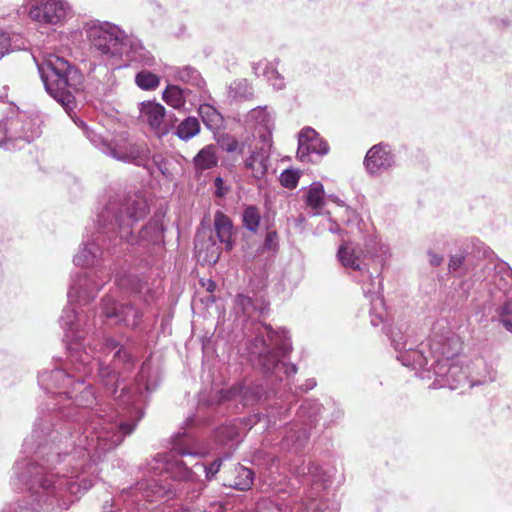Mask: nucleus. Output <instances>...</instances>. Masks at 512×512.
<instances>
[{"label": "nucleus", "instance_id": "25", "mask_svg": "<svg viewBox=\"0 0 512 512\" xmlns=\"http://www.w3.org/2000/svg\"><path fill=\"white\" fill-rule=\"evenodd\" d=\"M265 308H257L253 300L243 294H238L234 299L233 311L237 317H242L243 322L253 320L256 314L262 316Z\"/></svg>", "mask_w": 512, "mask_h": 512}, {"label": "nucleus", "instance_id": "62", "mask_svg": "<svg viewBox=\"0 0 512 512\" xmlns=\"http://www.w3.org/2000/svg\"><path fill=\"white\" fill-rule=\"evenodd\" d=\"M260 66H261V65H260V63H254V64H253V66H252L253 71H254V73H255V75H256L257 77H259L258 70H259Z\"/></svg>", "mask_w": 512, "mask_h": 512}, {"label": "nucleus", "instance_id": "22", "mask_svg": "<svg viewBox=\"0 0 512 512\" xmlns=\"http://www.w3.org/2000/svg\"><path fill=\"white\" fill-rule=\"evenodd\" d=\"M195 255L202 265H213L221 255V247L212 236L203 238L198 234L195 239Z\"/></svg>", "mask_w": 512, "mask_h": 512}, {"label": "nucleus", "instance_id": "51", "mask_svg": "<svg viewBox=\"0 0 512 512\" xmlns=\"http://www.w3.org/2000/svg\"><path fill=\"white\" fill-rule=\"evenodd\" d=\"M222 462L223 458H217L208 466H205L200 463H196L195 466H200L205 472L206 479L211 480L219 472Z\"/></svg>", "mask_w": 512, "mask_h": 512}, {"label": "nucleus", "instance_id": "58", "mask_svg": "<svg viewBox=\"0 0 512 512\" xmlns=\"http://www.w3.org/2000/svg\"><path fill=\"white\" fill-rule=\"evenodd\" d=\"M222 183H223V182H222V178L217 177V178L215 179V185H216V186H217V188H218V189H217V191H216V195H217V196H219V197H221V196H223V195H224V193L221 191V185H222Z\"/></svg>", "mask_w": 512, "mask_h": 512}, {"label": "nucleus", "instance_id": "20", "mask_svg": "<svg viewBox=\"0 0 512 512\" xmlns=\"http://www.w3.org/2000/svg\"><path fill=\"white\" fill-rule=\"evenodd\" d=\"M483 255L487 259L485 269L493 270L491 284L499 290L507 292L512 285V269L508 263L498 259L490 249H484Z\"/></svg>", "mask_w": 512, "mask_h": 512}, {"label": "nucleus", "instance_id": "30", "mask_svg": "<svg viewBox=\"0 0 512 512\" xmlns=\"http://www.w3.org/2000/svg\"><path fill=\"white\" fill-rule=\"evenodd\" d=\"M228 97L234 101L251 100L254 96L253 88L246 79H237L227 88Z\"/></svg>", "mask_w": 512, "mask_h": 512}, {"label": "nucleus", "instance_id": "39", "mask_svg": "<svg viewBox=\"0 0 512 512\" xmlns=\"http://www.w3.org/2000/svg\"><path fill=\"white\" fill-rule=\"evenodd\" d=\"M135 83L142 90H154L160 84V78L147 70L138 72L135 76Z\"/></svg>", "mask_w": 512, "mask_h": 512}, {"label": "nucleus", "instance_id": "17", "mask_svg": "<svg viewBox=\"0 0 512 512\" xmlns=\"http://www.w3.org/2000/svg\"><path fill=\"white\" fill-rule=\"evenodd\" d=\"M98 224L101 231L98 232L97 237L91 242H85L79 252L74 256L73 262L76 266L84 267L95 265L103 255L100 242L104 243L106 240L105 237H107L109 242L113 243L114 246L119 243V239L116 234L111 232L106 233L107 229H104L99 221Z\"/></svg>", "mask_w": 512, "mask_h": 512}, {"label": "nucleus", "instance_id": "52", "mask_svg": "<svg viewBox=\"0 0 512 512\" xmlns=\"http://www.w3.org/2000/svg\"><path fill=\"white\" fill-rule=\"evenodd\" d=\"M153 163L157 167L158 171L166 178H172L173 174L169 168V161L162 155H154Z\"/></svg>", "mask_w": 512, "mask_h": 512}, {"label": "nucleus", "instance_id": "55", "mask_svg": "<svg viewBox=\"0 0 512 512\" xmlns=\"http://www.w3.org/2000/svg\"><path fill=\"white\" fill-rule=\"evenodd\" d=\"M428 256H429V263L434 267L440 266L443 262V256H441L433 251H429Z\"/></svg>", "mask_w": 512, "mask_h": 512}, {"label": "nucleus", "instance_id": "57", "mask_svg": "<svg viewBox=\"0 0 512 512\" xmlns=\"http://www.w3.org/2000/svg\"><path fill=\"white\" fill-rule=\"evenodd\" d=\"M316 386V381L314 379L306 380L305 384L300 387L301 391L307 392L313 389Z\"/></svg>", "mask_w": 512, "mask_h": 512}, {"label": "nucleus", "instance_id": "64", "mask_svg": "<svg viewBox=\"0 0 512 512\" xmlns=\"http://www.w3.org/2000/svg\"><path fill=\"white\" fill-rule=\"evenodd\" d=\"M0 512H9L7 508H4L3 510H0Z\"/></svg>", "mask_w": 512, "mask_h": 512}, {"label": "nucleus", "instance_id": "60", "mask_svg": "<svg viewBox=\"0 0 512 512\" xmlns=\"http://www.w3.org/2000/svg\"><path fill=\"white\" fill-rule=\"evenodd\" d=\"M306 219L304 217V215L300 214L298 215L295 219H294V222H295V225L298 226V227H301L303 226V224L305 223Z\"/></svg>", "mask_w": 512, "mask_h": 512}, {"label": "nucleus", "instance_id": "61", "mask_svg": "<svg viewBox=\"0 0 512 512\" xmlns=\"http://www.w3.org/2000/svg\"><path fill=\"white\" fill-rule=\"evenodd\" d=\"M116 282L121 287H125L127 285L126 280L124 278H116Z\"/></svg>", "mask_w": 512, "mask_h": 512}, {"label": "nucleus", "instance_id": "1", "mask_svg": "<svg viewBox=\"0 0 512 512\" xmlns=\"http://www.w3.org/2000/svg\"><path fill=\"white\" fill-rule=\"evenodd\" d=\"M87 345L90 352L76 351L71 355V364L78 373L72 388L59 392L60 397L64 395L72 402L68 405L57 403L52 413L39 418L31 435L24 440V446L33 450L34 445L43 444L57 459L77 466L83 474L96 476L97 463L131 434L143 417V391L150 392L155 386L144 381L149 368L143 364L135 387L124 386L115 398L131 422L124 419V414L112 410L93 411L97 398L85 378L94 366H97L99 381L108 393L115 395L121 375L133 369L134 361L130 352L111 337H93Z\"/></svg>", "mask_w": 512, "mask_h": 512}, {"label": "nucleus", "instance_id": "26", "mask_svg": "<svg viewBox=\"0 0 512 512\" xmlns=\"http://www.w3.org/2000/svg\"><path fill=\"white\" fill-rule=\"evenodd\" d=\"M173 78L185 84L191 85L199 90H203L206 82L200 72L192 66L175 67L172 69Z\"/></svg>", "mask_w": 512, "mask_h": 512}, {"label": "nucleus", "instance_id": "8", "mask_svg": "<svg viewBox=\"0 0 512 512\" xmlns=\"http://www.w3.org/2000/svg\"><path fill=\"white\" fill-rule=\"evenodd\" d=\"M38 71L47 93L72 115L77 106L75 94L85 87L80 69L61 56L48 54L38 64Z\"/></svg>", "mask_w": 512, "mask_h": 512}, {"label": "nucleus", "instance_id": "6", "mask_svg": "<svg viewBox=\"0 0 512 512\" xmlns=\"http://www.w3.org/2000/svg\"><path fill=\"white\" fill-rule=\"evenodd\" d=\"M253 330L255 336L246 342L245 348L252 366L280 381L294 376L296 365L285 361L292 351L289 332L284 328L274 330L261 322H253Z\"/></svg>", "mask_w": 512, "mask_h": 512}, {"label": "nucleus", "instance_id": "2", "mask_svg": "<svg viewBox=\"0 0 512 512\" xmlns=\"http://www.w3.org/2000/svg\"><path fill=\"white\" fill-rule=\"evenodd\" d=\"M24 452L31 454L27 462H17L14 469L18 482L26 487L28 495L7 507L9 512H61L69 508L72 496L93 486V475L68 465L46 451L43 444Z\"/></svg>", "mask_w": 512, "mask_h": 512}, {"label": "nucleus", "instance_id": "28", "mask_svg": "<svg viewBox=\"0 0 512 512\" xmlns=\"http://www.w3.org/2000/svg\"><path fill=\"white\" fill-rule=\"evenodd\" d=\"M324 194V187L320 182H313L306 191L305 203L314 216L319 215L325 205Z\"/></svg>", "mask_w": 512, "mask_h": 512}, {"label": "nucleus", "instance_id": "10", "mask_svg": "<svg viewBox=\"0 0 512 512\" xmlns=\"http://www.w3.org/2000/svg\"><path fill=\"white\" fill-rule=\"evenodd\" d=\"M3 146L10 150L21 148L41 135V121L38 115L19 112L9 117L4 126L0 124Z\"/></svg>", "mask_w": 512, "mask_h": 512}, {"label": "nucleus", "instance_id": "50", "mask_svg": "<svg viewBox=\"0 0 512 512\" xmlns=\"http://www.w3.org/2000/svg\"><path fill=\"white\" fill-rule=\"evenodd\" d=\"M366 250L371 256L381 258L388 253V247L378 243L375 239H370L366 242Z\"/></svg>", "mask_w": 512, "mask_h": 512}, {"label": "nucleus", "instance_id": "4", "mask_svg": "<svg viewBox=\"0 0 512 512\" xmlns=\"http://www.w3.org/2000/svg\"><path fill=\"white\" fill-rule=\"evenodd\" d=\"M462 350V342L457 334L449 329L433 334L421 349H413L411 346L397 355L402 365L413 370H433L434 388L448 387L451 390L458 389L469 381V386L491 382L495 379V371L492 367L485 370V374H479L469 380L466 372L460 365L459 354Z\"/></svg>", "mask_w": 512, "mask_h": 512}, {"label": "nucleus", "instance_id": "38", "mask_svg": "<svg viewBox=\"0 0 512 512\" xmlns=\"http://www.w3.org/2000/svg\"><path fill=\"white\" fill-rule=\"evenodd\" d=\"M236 477L234 484L231 486L237 490L245 491L251 488L254 480V472L244 466H239L236 468Z\"/></svg>", "mask_w": 512, "mask_h": 512}, {"label": "nucleus", "instance_id": "63", "mask_svg": "<svg viewBox=\"0 0 512 512\" xmlns=\"http://www.w3.org/2000/svg\"><path fill=\"white\" fill-rule=\"evenodd\" d=\"M481 365H483V361L479 360L478 363H477V366H481Z\"/></svg>", "mask_w": 512, "mask_h": 512}, {"label": "nucleus", "instance_id": "19", "mask_svg": "<svg viewBox=\"0 0 512 512\" xmlns=\"http://www.w3.org/2000/svg\"><path fill=\"white\" fill-rule=\"evenodd\" d=\"M394 165L395 155L390 146L384 143L371 147L364 158V166L371 175H378Z\"/></svg>", "mask_w": 512, "mask_h": 512}, {"label": "nucleus", "instance_id": "49", "mask_svg": "<svg viewBox=\"0 0 512 512\" xmlns=\"http://www.w3.org/2000/svg\"><path fill=\"white\" fill-rule=\"evenodd\" d=\"M499 317L503 326L512 332V299L501 307Z\"/></svg>", "mask_w": 512, "mask_h": 512}, {"label": "nucleus", "instance_id": "16", "mask_svg": "<svg viewBox=\"0 0 512 512\" xmlns=\"http://www.w3.org/2000/svg\"><path fill=\"white\" fill-rule=\"evenodd\" d=\"M84 353L86 350H79L76 347H71L68 361L66 363V368H55L51 371L44 370L38 376V381L41 387L47 391H51L52 389H64L68 390L73 380L77 378L78 373L74 369V366L71 364V355L75 352Z\"/></svg>", "mask_w": 512, "mask_h": 512}, {"label": "nucleus", "instance_id": "53", "mask_svg": "<svg viewBox=\"0 0 512 512\" xmlns=\"http://www.w3.org/2000/svg\"><path fill=\"white\" fill-rule=\"evenodd\" d=\"M278 247V235L276 231H269L266 234L264 243H263V249L268 251H275Z\"/></svg>", "mask_w": 512, "mask_h": 512}, {"label": "nucleus", "instance_id": "56", "mask_svg": "<svg viewBox=\"0 0 512 512\" xmlns=\"http://www.w3.org/2000/svg\"><path fill=\"white\" fill-rule=\"evenodd\" d=\"M383 307H384V305H383L382 307L378 306L376 311H372V310L370 309L371 317H372V318H371V324H372L373 326H378V325H379V323H381V322H382V315H381V313H380V309H382Z\"/></svg>", "mask_w": 512, "mask_h": 512}, {"label": "nucleus", "instance_id": "23", "mask_svg": "<svg viewBox=\"0 0 512 512\" xmlns=\"http://www.w3.org/2000/svg\"><path fill=\"white\" fill-rule=\"evenodd\" d=\"M213 227L219 242L225 245L227 251L232 250L234 245V226L230 217L222 211H216L214 214Z\"/></svg>", "mask_w": 512, "mask_h": 512}, {"label": "nucleus", "instance_id": "14", "mask_svg": "<svg viewBox=\"0 0 512 512\" xmlns=\"http://www.w3.org/2000/svg\"><path fill=\"white\" fill-rule=\"evenodd\" d=\"M100 311L101 316L115 318L118 323L131 329L137 328L143 317L142 311L134 304H117L110 296L101 300Z\"/></svg>", "mask_w": 512, "mask_h": 512}, {"label": "nucleus", "instance_id": "21", "mask_svg": "<svg viewBox=\"0 0 512 512\" xmlns=\"http://www.w3.org/2000/svg\"><path fill=\"white\" fill-rule=\"evenodd\" d=\"M261 138L266 144L252 151L244 161L245 169L251 171V175L257 180L263 179L267 174L271 148L268 136L263 134Z\"/></svg>", "mask_w": 512, "mask_h": 512}, {"label": "nucleus", "instance_id": "7", "mask_svg": "<svg viewBox=\"0 0 512 512\" xmlns=\"http://www.w3.org/2000/svg\"><path fill=\"white\" fill-rule=\"evenodd\" d=\"M91 49L104 61L118 67L139 63L151 66L153 56L133 35L110 22H92L86 29Z\"/></svg>", "mask_w": 512, "mask_h": 512}, {"label": "nucleus", "instance_id": "54", "mask_svg": "<svg viewBox=\"0 0 512 512\" xmlns=\"http://www.w3.org/2000/svg\"><path fill=\"white\" fill-rule=\"evenodd\" d=\"M10 39L7 33L0 31V59L9 51Z\"/></svg>", "mask_w": 512, "mask_h": 512}, {"label": "nucleus", "instance_id": "13", "mask_svg": "<svg viewBox=\"0 0 512 512\" xmlns=\"http://www.w3.org/2000/svg\"><path fill=\"white\" fill-rule=\"evenodd\" d=\"M60 322L65 330V337L71 342L70 348L76 347L81 351H87L85 339L89 332H91L92 327H96L95 320L90 324L87 320L83 319L74 307L67 306L62 311Z\"/></svg>", "mask_w": 512, "mask_h": 512}, {"label": "nucleus", "instance_id": "45", "mask_svg": "<svg viewBox=\"0 0 512 512\" xmlns=\"http://www.w3.org/2000/svg\"><path fill=\"white\" fill-rule=\"evenodd\" d=\"M263 76L267 79V81L278 90H281L285 86L283 76L277 71L276 67L270 63L267 64L263 71Z\"/></svg>", "mask_w": 512, "mask_h": 512}, {"label": "nucleus", "instance_id": "32", "mask_svg": "<svg viewBox=\"0 0 512 512\" xmlns=\"http://www.w3.org/2000/svg\"><path fill=\"white\" fill-rule=\"evenodd\" d=\"M200 132V123L196 117L189 116L177 123L174 134L183 141H188Z\"/></svg>", "mask_w": 512, "mask_h": 512}, {"label": "nucleus", "instance_id": "5", "mask_svg": "<svg viewBox=\"0 0 512 512\" xmlns=\"http://www.w3.org/2000/svg\"><path fill=\"white\" fill-rule=\"evenodd\" d=\"M149 211L147 201L140 195L124 198H113L99 213V222L106 233H113L119 243L126 242L143 248L164 245V227L162 217L155 215L142 227L137 236L133 233V225L143 219Z\"/></svg>", "mask_w": 512, "mask_h": 512}, {"label": "nucleus", "instance_id": "27", "mask_svg": "<svg viewBox=\"0 0 512 512\" xmlns=\"http://www.w3.org/2000/svg\"><path fill=\"white\" fill-rule=\"evenodd\" d=\"M245 124L251 129L263 128L270 130L272 119L266 106H258L251 109L244 119Z\"/></svg>", "mask_w": 512, "mask_h": 512}, {"label": "nucleus", "instance_id": "44", "mask_svg": "<svg viewBox=\"0 0 512 512\" xmlns=\"http://www.w3.org/2000/svg\"><path fill=\"white\" fill-rule=\"evenodd\" d=\"M248 392H249L248 387H232L231 389H228V390H221L220 394H221V399H223V400H231V399H235L237 396H241L244 400V404L247 405L250 402L256 400V395H253L251 397V399L248 398V396H247Z\"/></svg>", "mask_w": 512, "mask_h": 512}, {"label": "nucleus", "instance_id": "15", "mask_svg": "<svg viewBox=\"0 0 512 512\" xmlns=\"http://www.w3.org/2000/svg\"><path fill=\"white\" fill-rule=\"evenodd\" d=\"M69 11L70 6L62 0H34L29 16L41 24L56 25L65 20Z\"/></svg>", "mask_w": 512, "mask_h": 512}, {"label": "nucleus", "instance_id": "33", "mask_svg": "<svg viewBox=\"0 0 512 512\" xmlns=\"http://www.w3.org/2000/svg\"><path fill=\"white\" fill-rule=\"evenodd\" d=\"M238 436V427L235 422L221 425L214 432L215 441L222 446L230 445L232 447Z\"/></svg>", "mask_w": 512, "mask_h": 512}, {"label": "nucleus", "instance_id": "42", "mask_svg": "<svg viewBox=\"0 0 512 512\" xmlns=\"http://www.w3.org/2000/svg\"><path fill=\"white\" fill-rule=\"evenodd\" d=\"M219 147L227 153H244V143L238 142V140L229 134L221 135L218 139Z\"/></svg>", "mask_w": 512, "mask_h": 512}, {"label": "nucleus", "instance_id": "40", "mask_svg": "<svg viewBox=\"0 0 512 512\" xmlns=\"http://www.w3.org/2000/svg\"><path fill=\"white\" fill-rule=\"evenodd\" d=\"M178 122L179 120L173 112L168 113L165 110L164 117L159 121V127H155L154 132L159 137H163L172 131L174 132Z\"/></svg>", "mask_w": 512, "mask_h": 512}, {"label": "nucleus", "instance_id": "24", "mask_svg": "<svg viewBox=\"0 0 512 512\" xmlns=\"http://www.w3.org/2000/svg\"><path fill=\"white\" fill-rule=\"evenodd\" d=\"M362 275V290L364 295L370 300L371 310L376 311L377 307L384 305L381 296L382 282L372 275L367 270L361 272Z\"/></svg>", "mask_w": 512, "mask_h": 512}, {"label": "nucleus", "instance_id": "35", "mask_svg": "<svg viewBox=\"0 0 512 512\" xmlns=\"http://www.w3.org/2000/svg\"><path fill=\"white\" fill-rule=\"evenodd\" d=\"M75 123L82 129L84 135L90 141V143L106 155L110 140L103 138L100 134L92 130L84 123V121L80 119L75 121Z\"/></svg>", "mask_w": 512, "mask_h": 512}, {"label": "nucleus", "instance_id": "41", "mask_svg": "<svg viewBox=\"0 0 512 512\" xmlns=\"http://www.w3.org/2000/svg\"><path fill=\"white\" fill-rule=\"evenodd\" d=\"M448 271L455 277H464L468 273L466 257L463 254H454L449 258Z\"/></svg>", "mask_w": 512, "mask_h": 512}, {"label": "nucleus", "instance_id": "43", "mask_svg": "<svg viewBox=\"0 0 512 512\" xmlns=\"http://www.w3.org/2000/svg\"><path fill=\"white\" fill-rule=\"evenodd\" d=\"M198 113L201 116L204 124L208 127L217 125L221 120V115L219 112L209 104H201L198 108Z\"/></svg>", "mask_w": 512, "mask_h": 512}, {"label": "nucleus", "instance_id": "29", "mask_svg": "<svg viewBox=\"0 0 512 512\" xmlns=\"http://www.w3.org/2000/svg\"><path fill=\"white\" fill-rule=\"evenodd\" d=\"M190 93L189 89H183L177 85H168L162 97L169 106L179 110L185 106L186 98Z\"/></svg>", "mask_w": 512, "mask_h": 512}, {"label": "nucleus", "instance_id": "12", "mask_svg": "<svg viewBox=\"0 0 512 512\" xmlns=\"http://www.w3.org/2000/svg\"><path fill=\"white\" fill-rule=\"evenodd\" d=\"M110 278L111 274L107 270L78 273L72 277L69 286L67 294L69 302L87 304L97 296L98 292Z\"/></svg>", "mask_w": 512, "mask_h": 512}, {"label": "nucleus", "instance_id": "3", "mask_svg": "<svg viewBox=\"0 0 512 512\" xmlns=\"http://www.w3.org/2000/svg\"><path fill=\"white\" fill-rule=\"evenodd\" d=\"M207 450L198 442L197 438L188 430L178 432L172 437V448L167 454H158L149 463L148 472L151 475L142 479L134 486L123 489L121 499L127 506L137 512H145L146 502L158 501L164 497L174 495L171 484L166 479L157 478V471L165 470L172 479L182 482H198L196 472L188 468L187 464L175 456L203 457Z\"/></svg>", "mask_w": 512, "mask_h": 512}, {"label": "nucleus", "instance_id": "37", "mask_svg": "<svg viewBox=\"0 0 512 512\" xmlns=\"http://www.w3.org/2000/svg\"><path fill=\"white\" fill-rule=\"evenodd\" d=\"M194 164L197 169L207 170L217 165V157L210 146L201 149L194 157Z\"/></svg>", "mask_w": 512, "mask_h": 512}, {"label": "nucleus", "instance_id": "36", "mask_svg": "<svg viewBox=\"0 0 512 512\" xmlns=\"http://www.w3.org/2000/svg\"><path fill=\"white\" fill-rule=\"evenodd\" d=\"M261 214L259 209L254 205L244 208L242 213L243 227L252 233H256L259 229Z\"/></svg>", "mask_w": 512, "mask_h": 512}, {"label": "nucleus", "instance_id": "9", "mask_svg": "<svg viewBox=\"0 0 512 512\" xmlns=\"http://www.w3.org/2000/svg\"><path fill=\"white\" fill-rule=\"evenodd\" d=\"M323 407L316 400H306L297 411V420L286 426L280 447L286 451L299 452L316 426Z\"/></svg>", "mask_w": 512, "mask_h": 512}, {"label": "nucleus", "instance_id": "11", "mask_svg": "<svg viewBox=\"0 0 512 512\" xmlns=\"http://www.w3.org/2000/svg\"><path fill=\"white\" fill-rule=\"evenodd\" d=\"M149 152L146 143L136 140L127 132H119L109 141L106 155L117 161L143 166L149 158Z\"/></svg>", "mask_w": 512, "mask_h": 512}, {"label": "nucleus", "instance_id": "46", "mask_svg": "<svg viewBox=\"0 0 512 512\" xmlns=\"http://www.w3.org/2000/svg\"><path fill=\"white\" fill-rule=\"evenodd\" d=\"M300 178V172L297 170L287 169L280 175V183L288 189L296 188Z\"/></svg>", "mask_w": 512, "mask_h": 512}, {"label": "nucleus", "instance_id": "18", "mask_svg": "<svg viewBox=\"0 0 512 512\" xmlns=\"http://www.w3.org/2000/svg\"><path fill=\"white\" fill-rule=\"evenodd\" d=\"M329 146L311 127L303 128L299 133L297 157L302 162H313V155L323 156Z\"/></svg>", "mask_w": 512, "mask_h": 512}, {"label": "nucleus", "instance_id": "31", "mask_svg": "<svg viewBox=\"0 0 512 512\" xmlns=\"http://www.w3.org/2000/svg\"><path fill=\"white\" fill-rule=\"evenodd\" d=\"M165 107L155 102H144L141 107V116L154 131L159 127V121L164 117Z\"/></svg>", "mask_w": 512, "mask_h": 512}, {"label": "nucleus", "instance_id": "59", "mask_svg": "<svg viewBox=\"0 0 512 512\" xmlns=\"http://www.w3.org/2000/svg\"><path fill=\"white\" fill-rule=\"evenodd\" d=\"M203 285L206 287V290L210 293L214 292L216 289V284L212 280H208L207 283H203Z\"/></svg>", "mask_w": 512, "mask_h": 512}, {"label": "nucleus", "instance_id": "34", "mask_svg": "<svg viewBox=\"0 0 512 512\" xmlns=\"http://www.w3.org/2000/svg\"><path fill=\"white\" fill-rule=\"evenodd\" d=\"M337 255L344 267L350 268L355 271H363L360 258L355 254L354 249H352L351 247L347 245L341 246L338 250Z\"/></svg>", "mask_w": 512, "mask_h": 512}, {"label": "nucleus", "instance_id": "47", "mask_svg": "<svg viewBox=\"0 0 512 512\" xmlns=\"http://www.w3.org/2000/svg\"><path fill=\"white\" fill-rule=\"evenodd\" d=\"M389 337L395 350L399 353L406 349L407 340L400 328H393L390 330Z\"/></svg>", "mask_w": 512, "mask_h": 512}, {"label": "nucleus", "instance_id": "48", "mask_svg": "<svg viewBox=\"0 0 512 512\" xmlns=\"http://www.w3.org/2000/svg\"><path fill=\"white\" fill-rule=\"evenodd\" d=\"M307 477H309L308 480H311L315 485L325 488L326 487V479L324 478L322 474V469L318 466L311 465L308 468ZM303 477H306L305 472L302 473Z\"/></svg>", "mask_w": 512, "mask_h": 512}]
</instances>
